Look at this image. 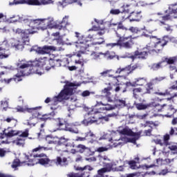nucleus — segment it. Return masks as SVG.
Listing matches in <instances>:
<instances>
[{"instance_id":"f257e3e1","label":"nucleus","mask_w":177,"mask_h":177,"mask_svg":"<svg viewBox=\"0 0 177 177\" xmlns=\"http://www.w3.org/2000/svg\"><path fill=\"white\" fill-rule=\"evenodd\" d=\"M140 138V133H133L131 129L128 127H119L116 131H111V133H105L99 138V140L105 139L108 142H111L113 145L109 147H100L97 148L98 153H103L110 150L111 147H117L120 145H125V143H133L136 145V141Z\"/></svg>"},{"instance_id":"f03ea898","label":"nucleus","mask_w":177,"mask_h":177,"mask_svg":"<svg viewBox=\"0 0 177 177\" xmlns=\"http://www.w3.org/2000/svg\"><path fill=\"white\" fill-rule=\"evenodd\" d=\"M70 64V61L67 57L57 58L54 57L53 58L41 57L35 62V66L37 67H42L46 71H49L50 68H55V67H67V65Z\"/></svg>"},{"instance_id":"7ed1b4c3","label":"nucleus","mask_w":177,"mask_h":177,"mask_svg":"<svg viewBox=\"0 0 177 177\" xmlns=\"http://www.w3.org/2000/svg\"><path fill=\"white\" fill-rule=\"evenodd\" d=\"M75 37L77 39V41L74 43L75 46L79 52V53L77 54V57H81V53L88 55V53L91 50L88 42L93 41V39H96V35L92 32L85 37L84 35H81V33L78 32H75Z\"/></svg>"},{"instance_id":"20e7f679","label":"nucleus","mask_w":177,"mask_h":177,"mask_svg":"<svg viewBox=\"0 0 177 177\" xmlns=\"http://www.w3.org/2000/svg\"><path fill=\"white\" fill-rule=\"evenodd\" d=\"M17 66L20 68V73H17L15 75V82H20L21 81V77L26 75H30V74H38V75H42L44 74L41 71H38L37 66H31L25 59H19L17 63Z\"/></svg>"},{"instance_id":"39448f33","label":"nucleus","mask_w":177,"mask_h":177,"mask_svg":"<svg viewBox=\"0 0 177 177\" xmlns=\"http://www.w3.org/2000/svg\"><path fill=\"white\" fill-rule=\"evenodd\" d=\"M167 42L164 40H158L155 44L151 43L147 45V47L144 48V51H136L134 55L131 57V59H132V60H135V59H146L149 53H153V52H160V50H162V48H164Z\"/></svg>"},{"instance_id":"423d86ee","label":"nucleus","mask_w":177,"mask_h":177,"mask_svg":"<svg viewBox=\"0 0 177 177\" xmlns=\"http://www.w3.org/2000/svg\"><path fill=\"white\" fill-rule=\"evenodd\" d=\"M117 38H119L116 43H109L106 44V48L113 49L115 46H119L120 49H131L133 46V39H136L137 37H133L132 35L127 36L124 33L120 34L115 32Z\"/></svg>"},{"instance_id":"0eeeda50","label":"nucleus","mask_w":177,"mask_h":177,"mask_svg":"<svg viewBox=\"0 0 177 177\" xmlns=\"http://www.w3.org/2000/svg\"><path fill=\"white\" fill-rule=\"evenodd\" d=\"M73 85L74 84L70 83V82H67L64 86V88L61 91L58 95L55 96L52 100L50 97H47L44 101L45 103H51L52 106H57L60 102L68 99V96L73 95V88H71Z\"/></svg>"},{"instance_id":"6e6552de","label":"nucleus","mask_w":177,"mask_h":177,"mask_svg":"<svg viewBox=\"0 0 177 177\" xmlns=\"http://www.w3.org/2000/svg\"><path fill=\"white\" fill-rule=\"evenodd\" d=\"M32 21L36 23L32 24V26L36 28V32L38 30L44 31L47 28H55L56 27V22H55V19L52 17H48L44 19H32Z\"/></svg>"},{"instance_id":"1a4fd4ad","label":"nucleus","mask_w":177,"mask_h":177,"mask_svg":"<svg viewBox=\"0 0 177 177\" xmlns=\"http://www.w3.org/2000/svg\"><path fill=\"white\" fill-rule=\"evenodd\" d=\"M29 162L27 163L28 167H32L37 164H40L44 167H50L53 164V160L48 159L44 153H39L33 156V158H28Z\"/></svg>"},{"instance_id":"9d476101","label":"nucleus","mask_w":177,"mask_h":177,"mask_svg":"<svg viewBox=\"0 0 177 177\" xmlns=\"http://www.w3.org/2000/svg\"><path fill=\"white\" fill-rule=\"evenodd\" d=\"M97 106H104L103 107H100L98 109H93L92 108H88L86 106L84 107V109L85 111H88L87 115H86V118H88L89 115H97V114H100V113H104V111H110V110H114L115 107L113 105H110L107 103H104L103 102H97V104H95V107Z\"/></svg>"},{"instance_id":"9b49d317","label":"nucleus","mask_w":177,"mask_h":177,"mask_svg":"<svg viewBox=\"0 0 177 177\" xmlns=\"http://www.w3.org/2000/svg\"><path fill=\"white\" fill-rule=\"evenodd\" d=\"M118 165V161L115 160L113 162H111V163H106L105 165V167L102 168L101 169H99L97 171V175L96 177H104V174L106 172H120L124 171V166L120 165L119 167H117Z\"/></svg>"},{"instance_id":"f8f14e48","label":"nucleus","mask_w":177,"mask_h":177,"mask_svg":"<svg viewBox=\"0 0 177 177\" xmlns=\"http://www.w3.org/2000/svg\"><path fill=\"white\" fill-rule=\"evenodd\" d=\"M55 114V111H53L49 114L41 115L39 113L35 111V113H33L32 117H30L29 120H25L24 124V125H28V127H35V124L38 122V120L46 121V120H50L51 118L50 115L53 117Z\"/></svg>"},{"instance_id":"ddd939ff","label":"nucleus","mask_w":177,"mask_h":177,"mask_svg":"<svg viewBox=\"0 0 177 177\" xmlns=\"http://www.w3.org/2000/svg\"><path fill=\"white\" fill-rule=\"evenodd\" d=\"M24 3L39 6L41 5L52 3V0H14L12 2H9V6H13V5H23Z\"/></svg>"},{"instance_id":"4468645a","label":"nucleus","mask_w":177,"mask_h":177,"mask_svg":"<svg viewBox=\"0 0 177 177\" xmlns=\"http://www.w3.org/2000/svg\"><path fill=\"white\" fill-rule=\"evenodd\" d=\"M18 136H19L12 141H10V138H8L6 140H2L1 143L5 145L12 143V145H15V146L23 147V146L26 145V139L24 138H27L28 136V130H26L24 132L21 131Z\"/></svg>"},{"instance_id":"2eb2a0df","label":"nucleus","mask_w":177,"mask_h":177,"mask_svg":"<svg viewBox=\"0 0 177 177\" xmlns=\"http://www.w3.org/2000/svg\"><path fill=\"white\" fill-rule=\"evenodd\" d=\"M17 21L25 23V24H27L29 27H32V24H37L31 18L24 16L20 17L17 15H13L6 19V23L8 24L17 23Z\"/></svg>"},{"instance_id":"dca6fc26","label":"nucleus","mask_w":177,"mask_h":177,"mask_svg":"<svg viewBox=\"0 0 177 177\" xmlns=\"http://www.w3.org/2000/svg\"><path fill=\"white\" fill-rule=\"evenodd\" d=\"M12 31L15 34H19L21 35L22 41L25 42V45H28V42H30L28 35H30V34H35V32H37V28H35V27H30V28L26 29L25 30H23L20 28H17L12 29Z\"/></svg>"},{"instance_id":"f3484780","label":"nucleus","mask_w":177,"mask_h":177,"mask_svg":"<svg viewBox=\"0 0 177 177\" xmlns=\"http://www.w3.org/2000/svg\"><path fill=\"white\" fill-rule=\"evenodd\" d=\"M49 50H64V48L55 47L53 46H44L43 48L38 47V46H34L30 49V52H36L39 55H45V53H49Z\"/></svg>"},{"instance_id":"a211bd4d","label":"nucleus","mask_w":177,"mask_h":177,"mask_svg":"<svg viewBox=\"0 0 177 177\" xmlns=\"http://www.w3.org/2000/svg\"><path fill=\"white\" fill-rule=\"evenodd\" d=\"M57 122L59 128H61V127H63V125H65V128L61 129H64V131H68V132H71L72 133H79L78 129H77V127H78V125H81L80 122H75V123H72L71 124H66V120L62 118H57Z\"/></svg>"},{"instance_id":"6ab92c4d","label":"nucleus","mask_w":177,"mask_h":177,"mask_svg":"<svg viewBox=\"0 0 177 177\" xmlns=\"http://www.w3.org/2000/svg\"><path fill=\"white\" fill-rule=\"evenodd\" d=\"M168 140H169V134H166L164 136L163 140L157 139L156 140L155 143H156V145H160V146H165L166 149H169V150L171 151V154L176 156V153H174L175 151H177L176 144L169 145Z\"/></svg>"},{"instance_id":"aec40b11","label":"nucleus","mask_w":177,"mask_h":177,"mask_svg":"<svg viewBox=\"0 0 177 177\" xmlns=\"http://www.w3.org/2000/svg\"><path fill=\"white\" fill-rule=\"evenodd\" d=\"M10 55L9 44H8V41L5 40L0 44V59H8Z\"/></svg>"},{"instance_id":"412c9836","label":"nucleus","mask_w":177,"mask_h":177,"mask_svg":"<svg viewBox=\"0 0 177 177\" xmlns=\"http://www.w3.org/2000/svg\"><path fill=\"white\" fill-rule=\"evenodd\" d=\"M151 89H153V84L148 83L145 87L134 88L133 90V96L136 99H138V95L139 93H150Z\"/></svg>"},{"instance_id":"4be33fe9","label":"nucleus","mask_w":177,"mask_h":177,"mask_svg":"<svg viewBox=\"0 0 177 177\" xmlns=\"http://www.w3.org/2000/svg\"><path fill=\"white\" fill-rule=\"evenodd\" d=\"M8 42L12 48H14V49H16L17 50H22L24 48V44H26V42L23 41V39L19 40L17 39L11 38L9 39Z\"/></svg>"},{"instance_id":"5701e85b","label":"nucleus","mask_w":177,"mask_h":177,"mask_svg":"<svg viewBox=\"0 0 177 177\" xmlns=\"http://www.w3.org/2000/svg\"><path fill=\"white\" fill-rule=\"evenodd\" d=\"M166 12H168L169 15L162 17V20H164V21L172 19V17H174L173 15H177V3H175L174 4H171L169 6V9Z\"/></svg>"},{"instance_id":"b1692460","label":"nucleus","mask_w":177,"mask_h":177,"mask_svg":"<svg viewBox=\"0 0 177 177\" xmlns=\"http://www.w3.org/2000/svg\"><path fill=\"white\" fill-rule=\"evenodd\" d=\"M136 67L129 65L126 67H119L115 72V74H123V75H129Z\"/></svg>"},{"instance_id":"393cba45","label":"nucleus","mask_w":177,"mask_h":177,"mask_svg":"<svg viewBox=\"0 0 177 177\" xmlns=\"http://www.w3.org/2000/svg\"><path fill=\"white\" fill-rule=\"evenodd\" d=\"M147 84V80L145 78L136 79L134 82H127L125 83L126 86H138Z\"/></svg>"},{"instance_id":"a878e982","label":"nucleus","mask_w":177,"mask_h":177,"mask_svg":"<svg viewBox=\"0 0 177 177\" xmlns=\"http://www.w3.org/2000/svg\"><path fill=\"white\" fill-rule=\"evenodd\" d=\"M111 91V87H106L102 90V94L104 95V96L102 97L103 102L104 100H107L108 102H114V100H113V97H111V93L110 91Z\"/></svg>"},{"instance_id":"bb28decb","label":"nucleus","mask_w":177,"mask_h":177,"mask_svg":"<svg viewBox=\"0 0 177 177\" xmlns=\"http://www.w3.org/2000/svg\"><path fill=\"white\" fill-rule=\"evenodd\" d=\"M53 162H55L57 166L59 165V167H66V165H68V160H67L66 158H61L60 156H57L53 160Z\"/></svg>"},{"instance_id":"cd10ccee","label":"nucleus","mask_w":177,"mask_h":177,"mask_svg":"<svg viewBox=\"0 0 177 177\" xmlns=\"http://www.w3.org/2000/svg\"><path fill=\"white\" fill-rule=\"evenodd\" d=\"M86 139H87L88 143H96L99 140L96 135L92 132V131H89L85 133Z\"/></svg>"},{"instance_id":"c85d7f7f","label":"nucleus","mask_w":177,"mask_h":177,"mask_svg":"<svg viewBox=\"0 0 177 177\" xmlns=\"http://www.w3.org/2000/svg\"><path fill=\"white\" fill-rule=\"evenodd\" d=\"M98 120H102V118L95 115L94 116L84 119L82 122L86 127L88 125H91V124H93V122H97Z\"/></svg>"},{"instance_id":"c756f323","label":"nucleus","mask_w":177,"mask_h":177,"mask_svg":"<svg viewBox=\"0 0 177 177\" xmlns=\"http://www.w3.org/2000/svg\"><path fill=\"white\" fill-rule=\"evenodd\" d=\"M3 133L7 136V138H12V136H16V135H20L21 131L13 130L11 127H8L4 129Z\"/></svg>"},{"instance_id":"7c9ffc66","label":"nucleus","mask_w":177,"mask_h":177,"mask_svg":"<svg viewBox=\"0 0 177 177\" xmlns=\"http://www.w3.org/2000/svg\"><path fill=\"white\" fill-rule=\"evenodd\" d=\"M129 165H130V168L131 169H139V168H142V169H149V168H153L154 167V165H142V166H138L136 165V161L131 160L129 162Z\"/></svg>"},{"instance_id":"2f4dec72","label":"nucleus","mask_w":177,"mask_h":177,"mask_svg":"<svg viewBox=\"0 0 177 177\" xmlns=\"http://www.w3.org/2000/svg\"><path fill=\"white\" fill-rule=\"evenodd\" d=\"M69 83L73 84V86H71V88H72V89H73V93L71 95H68V98L66 100L70 99L71 102H77V100H78L77 99V96L73 95V94L74 93V86H81V83L77 82H75L73 83H71V82H69ZM70 96H71V97H70Z\"/></svg>"},{"instance_id":"473e14b6","label":"nucleus","mask_w":177,"mask_h":177,"mask_svg":"<svg viewBox=\"0 0 177 177\" xmlns=\"http://www.w3.org/2000/svg\"><path fill=\"white\" fill-rule=\"evenodd\" d=\"M113 102H112L111 103H114L115 105H113V107H115L117 109H122V107H125V106H127V102H125V100H115V99H113Z\"/></svg>"},{"instance_id":"72a5a7b5","label":"nucleus","mask_w":177,"mask_h":177,"mask_svg":"<svg viewBox=\"0 0 177 177\" xmlns=\"http://www.w3.org/2000/svg\"><path fill=\"white\" fill-rule=\"evenodd\" d=\"M104 53L102 52H95V51H92L91 53V57L93 60H102V59L104 58Z\"/></svg>"},{"instance_id":"f704fd0d","label":"nucleus","mask_w":177,"mask_h":177,"mask_svg":"<svg viewBox=\"0 0 177 177\" xmlns=\"http://www.w3.org/2000/svg\"><path fill=\"white\" fill-rule=\"evenodd\" d=\"M38 108L36 107V108L30 109L28 106L23 107V106H18L16 108V110L18 113H26V111H28V113H34V111H35Z\"/></svg>"},{"instance_id":"c9c22d12","label":"nucleus","mask_w":177,"mask_h":177,"mask_svg":"<svg viewBox=\"0 0 177 177\" xmlns=\"http://www.w3.org/2000/svg\"><path fill=\"white\" fill-rule=\"evenodd\" d=\"M140 13V11L138 12H131L129 16L130 21H140V19H142Z\"/></svg>"},{"instance_id":"e433bc0d","label":"nucleus","mask_w":177,"mask_h":177,"mask_svg":"<svg viewBox=\"0 0 177 177\" xmlns=\"http://www.w3.org/2000/svg\"><path fill=\"white\" fill-rule=\"evenodd\" d=\"M59 140V138L53 137L51 135H48L46 137V141L48 145H57V141Z\"/></svg>"},{"instance_id":"4c0bfd02","label":"nucleus","mask_w":177,"mask_h":177,"mask_svg":"<svg viewBox=\"0 0 177 177\" xmlns=\"http://www.w3.org/2000/svg\"><path fill=\"white\" fill-rule=\"evenodd\" d=\"M30 158H27L28 161L26 162H22L20 163V160L19 159H15L12 165V168H14V169H16L17 168V167H20V165H23V164L24 165H27L28 162H30V159H28Z\"/></svg>"},{"instance_id":"58836bf2","label":"nucleus","mask_w":177,"mask_h":177,"mask_svg":"<svg viewBox=\"0 0 177 177\" xmlns=\"http://www.w3.org/2000/svg\"><path fill=\"white\" fill-rule=\"evenodd\" d=\"M167 62L165 61H162L160 62H158L157 64H153L151 66L152 70L154 71H156V70H160V68H162V67H164L165 66Z\"/></svg>"},{"instance_id":"ea45409f","label":"nucleus","mask_w":177,"mask_h":177,"mask_svg":"<svg viewBox=\"0 0 177 177\" xmlns=\"http://www.w3.org/2000/svg\"><path fill=\"white\" fill-rule=\"evenodd\" d=\"M1 107L4 111L9 109V98H6L1 102Z\"/></svg>"},{"instance_id":"a19ab883","label":"nucleus","mask_w":177,"mask_h":177,"mask_svg":"<svg viewBox=\"0 0 177 177\" xmlns=\"http://www.w3.org/2000/svg\"><path fill=\"white\" fill-rule=\"evenodd\" d=\"M168 113L167 114L165 115V117H167L169 118H171L174 114L176 112V110L174 108L172 105L167 106Z\"/></svg>"},{"instance_id":"79ce46f5","label":"nucleus","mask_w":177,"mask_h":177,"mask_svg":"<svg viewBox=\"0 0 177 177\" xmlns=\"http://www.w3.org/2000/svg\"><path fill=\"white\" fill-rule=\"evenodd\" d=\"M136 107L138 110H146L148 107H150V104L137 103Z\"/></svg>"},{"instance_id":"37998d69","label":"nucleus","mask_w":177,"mask_h":177,"mask_svg":"<svg viewBox=\"0 0 177 177\" xmlns=\"http://www.w3.org/2000/svg\"><path fill=\"white\" fill-rule=\"evenodd\" d=\"M132 8L130 5L127 4H124L122 7L121 9H122V12H126V13H129V12H132Z\"/></svg>"},{"instance_id":"c03bdc74","label":"nucleus","mask_w":177,"mask_h":177,"mask_svg":"<svg viewBox=\"0 0 177 177\" xmlns=\"http://www.w3.org/2000/svg\"><path fill=\"white\" fill-rule=\"evenodd\" d=\"M142 35L144 37H146L147 38H153V39H156V41L154 43H152L153 45H156V42H158V41H164L165 42L167 43V41H165V39H157V37L156 36H151V35H149L147 33H146V32H142Z\"/></svg>"},{"instance_id":"a18cd8bd","label":"nucleus","mask_w":177,"mask_h":177,"mask_svg":"<svg viewBox=\"0 0 177 177\" xmlns=\"http://www.w3.org/2000/svg\"><path fill=\"white\" fill-rule=\"evenodd\" d=\"M115 57V53H109L106 51L104 53V58L107 59L108 60H111L112 59Z\"/></svg>"},{"instance_id":"49530a36","label":"nucleus","mask_w":177,"mask_h":177,"mask_svg":"<svg viewBox=\"0 0 177 177\" xmlns=\"http://www.w3.org/2000/svg\"><path fill=\"white\" fill-rule=\"evenodd\" d=\"M110 73H113V69L105 70L100 73V77H113V75H110Z\"/></svg>"},{"instance_id":"de8ad7c7","label":"nucleus","mask_w":177,"mask_h":177,"mask_svg":"<svg viewBox=\"0 0 177 177\" xmlns=\"http://www.w3.org/2000/svg\"><path fill=\"white\" fill-rule=\"evenodd\" d=\"M76 149L77 150V153H84L85 150H88V147H86L84 145H78L76 147Z\"/></svg>"},{"instance_id":"09e8293b","label":"nucleus","mask_w":177,"mask_h":177,"mask_svg":"<svg viewBox=\"0 0 177 177\" xmlns=\"http://www.w3.org/2000/svg\"><path fill=\"white\" fill-rule=\"evenodd\" d=\"M66 142H68V139L64 137L58 138V140L57 141V145H64Z\"/></svg>"},{"instance_id":"8fccbe9b","label":"nucleus","mask_w":177,"mask_h":177,"mask_svg":"<svg viewBox=\"0 0 177 177\" xmlns=\"http://www.w3.org/2000/svg\"><path fill=\"white\" fill-rule=\"evenodd\" d=\"M129 31H131L133 34H138V32H140V29L138 27L131 26L129 28Z\"/></svg>"},{"instance_id":"3c124183","label":"nucleus","mask_w":177,"mask_h":177,"mask_svg":"<svg viewBox=\"0 0 177 177\" xmlns=\"http://www.w3.org/2000/svg\"><path fill=\"white\" fill-rule=\"evenodd\" d=\"M91 93H95L93 92H90L88 90H86L84 91H83L82 93H81V96L82 97H88V96H91Z\"/></svg>"},{"instance_id":"603ef678","label":"nucleus","mask_w":177,"mask_h":177,"mask_svg":"<svg viewBox=\"0 0 177 177\" xmlns=\"http://www.w3.org/2000/svg\"><path fill=\"white\" fill-rule=\"evenodd\" d=\"M129 2V5L131 7V8H135L136 6H138V1H136V0H128Z\"/></svg>"},{"instance_id":"864d4df0","label":"nucleus","mask_w":177,"mask_h":177,"mask_svg":"<svg viewBox=\"0 0 177 177\" xmlns=\"http://www.w3.org/2000/svg\"><path fill=\"white\" fill-rule=\"evenodd\" d=\"M75 64L80 66V67H84V59H75Z\"/></svg>"},{"instance_id":"5fc2aeb1","label":"nucleus","mask_w":177,"mask_h":177,"mask_svg":"<svg viewBox=\"0 0 177 177\" xmlns=\"http://www.w3.org/2000/svg\"><path fill=\"white\" fill-rule=\"evenodd\" d=\"M167 106V104H163V105H156V107L155 108V111H164V107Z\"/></svg>"},{"instance_id":"6e6d98bb","label":"nucleus","mask_w":177,"mask_h":177,"mask_svg":"<svg viewBox=\"0 0 177 177\" xmlns=\"http://www.w3.org/2000/svg\"><path fill=\"white\" fill-rule=\"evenodd\" d=\"M166 62L168 64H174L175 62H176V57H170L168 59H166Z\"/></svg>"},{"instance_id":"4d7b16f0","label":"nucleus","mask_w":177,"mask_h":177,"mask_svg":"<svg viewBox=\"0 0 177 177\" xmlns=\"http://www.w3.org/2000/svg\"><path fill=\"white\" fill-rule=\"evenodd\" d=\"M77 169H79L80 171H85V169H87L88 171H93V167H92L89 165H86L84 167H79Z\"/></svg>"},{"instance_id":"13d9d810","label":"nucleus","mask_w":177,"mask_h":177,"mask_svg":"<svg viewBox=\"0 0 177 177\" xmlns=\"http://www.w3.org/2000/svg\"><path fill=\"white\" fill-rule=\"evenodd\" d=\"M111 15H120V13H123L122 11L120 10V9H111L110 10Z\"/></svg>"},{"instance_id":"bf43d9fd","label":"nucleus","mask_w":177,"mask_h":177,"mask_svg":"<svg viewBox=\"0 0 177 177\" xmlns=\"http://www.w3.org/2000/svg\"><path fill=\"white\" fill-rule=\"evenodd\" d=\"M80 1L81 0H66V3L71 4L74 3V2H77L80 5V6H82V3Z\"/></svg>"},{"instance_id":"052dcab7","label":"nucleus","mask_w":177,"mask_h":177,"mask_svg":"<svg viewBox=\"0 0 177 177\" xmlns=\"http://www.w3.org/2000/svg\"><path fill=\"white\" fill-rule=\"evenodd\" d=\"M102 44H104V39L100 37L98 39V41L93 43V45H102Z\"/></svg>"},{"instance_id":"680f3d73","label":"nucleus","mask_w":177,"mask_h":177,"mask_svg":"<svg viewBox=\"0 0 177 177\" xmlns=\"http://www.w3.org/2000/svg\"><path fill=\"white\" fill-rule=\"evenodd\" d=\"M118 30H124V31H128V28H125L121 22L118 24Z\"/></svg>"},{"instance_id":"e2e57ef3","label":"nucleus","mask_w":177,"mask_h":177,"mask_svg":"<svg viewBox=\"0 0 177 177\" xmlns=\"http://www.w3.org/2000/svg\"><path fill=\"white\" fill-rule=\"evenodd\" d=\"M163 80H165V77H158L153 79L152 82H160L161 81H163Z\"/></svg>"},{"instance_id":"0e129e2a","label":"nucleus","mask_w":177,"mask_h":177,"mask_svg":"<svg viewBox=\"0 0 177 177\" xmlns=\"http://www.w3.org/2000/svg\"><path fill=\"white\" fill-rule=\"evenodd\" d=\"M40 150H48V148L42 146H39L38 147L34 149L32 151H39Z\"/></svg>"},{"instance_id":"69168bd1","label":"nucleus","mask_w":177,"mask_h":177,"mask_svg":"<svg viewBox=\"0 0 177 177\" xmlns=\"http://www.w3.org/2000/svg\"><path fill=\"white\" fill-rule=\"evenodd\" d=\"M6 20V16L3 15L2 13H0V23H5Z\"/></svg>"},{"instance_id":"338daca9","label":"nucleus","mask_w":177,"mask_h":177,"mask_svg":"<svg viewBox=\"0 0 177 177\" xmlns=\"http://www.w3.org/2000/svg\"><path fill=\"white\" fill-rule=\"evenodd\" d=\"M170 135H177V128L171 127L169 131Z\"/></svg>"},{"instance_id":"774afa93","label":"nucleus","mask_w":177,"mask_h":177,"mask_svg":"<svg viewBox=\"0 0 177 177\" xmlns=\"http://www.w3.org/2000/svg\"><path fill=\"white\" fill-rule=\"evenodd\" d=\"M67 177H80L77 173H69L67 174Z\"/></svg>"}]
</instances>
